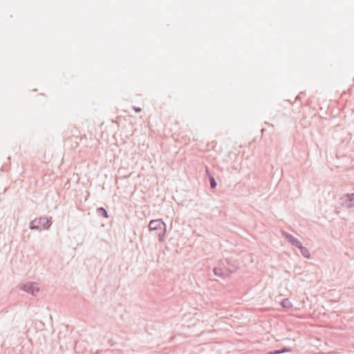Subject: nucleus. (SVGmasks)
<instances>
[{
  "label": "nucleus",
  "instance_id": "3",
  "mask_svg": "<svg viewBox=\"0 0 354 354\" xmlns=\"http://www.w3.org/2000/svg\"><path fill=\"white\" fill-rule=\"evenodd\" d=\"M342 203L347 207L354 206V194H346L342 198Z\"/></svg>",
  "mask_w": 354,
  "mask_h": 354
},
{
  "label": "nucleus",
  "instance_id": "6",
  "mask_svg": "<svg viewBox=\"0 0 354 354\" xmlns=\"http://www.w3.org/2000/svg\"><path fill=\"white\" fill-rule=\"evenodd\" d=\"M97 212H99V214H102L105 218L108 217L107 212H106V211L104 208H102V207L98 208L97 209Z\"/></svg>",
  "mask_w": 354,
  "mask_h": 354
},
{
  "label": "nucleus",
  "instance_id": "8",
  "mask_svg": "<svg viewBox=\"0 0 354 354\" xmlns=\"http://www.w3.org/2000/svg\"><path fill=\"white\" fill-rule=\"evenodd\" d=\"M290 350L288 349V348H284L283 350L282 351H274V353H272L271 354H277V353H283V352H289Z\"/></svg>",
  "mask_w": 354,
  "mask_h": 354
},
{
  "label": "nucleus",
  "instance_id": "2",
  "mask_svg": "<svg viewBox=\"0 0 354 354\" xmlns=\"http://www.w3.org/2000/svg\"><path fill=\"white\" fill-rule=\"evenodd\" d=\"M165 227V223L160 220H152L149 224L150 231L162 230Z\"/></svg>",
  "mask_w": 354,
  "mask_h": 354
},
{
  "label": "nucleus",
  "instance_id": "4",
  "mask_svg": "<svg viewBox=\"0 0 354 354\" xmlns=\"http://www.w3.org/2000/svg\"><path fill=\"white\" fill-rule=\"evenodd\" d=\"M290 241L293 243V244H295L296 245H298L300 248H301V253L306 257H309V252L308 251V250L305 248H302L299 245V243L297 240L293 239L292 236H290Z\"/></svg>",
  "mask_w": 354,
  "mask_h": 354
},
{
  "label": "nucleus",
  "instance_id": "7",
  "mask_svg": "<svg viewBox=\"0 0 354 354\" xmlns=\"http://www.w3.org/2000/svg\"><path fill=\"white\" fill-rule=\"evenodd\" d=\"M209 180H210V184H211L212 188H215L216 186V183L214 178L212 176H211L209 178Z\"/></svg>",
  "mask_w": 354,
  "mask_h": 354
},
{
  "label": "nucleus",
  "instance_id": "5",
  "mask_svg": "<svg viewBox=\"0 0 354 354\" xmlns=\"http://www.w3.org/2000/svg\"><path fill=\"white\" fill-rule=\"evenodd\" d=\"M281 305L285 308H290L291 306L290 301L288 299L283 300Z\"/></svg>",
  "mask_w": 354,
  "mask_h": 354
},
{
  "label": "nucleus",
  "instance_id": "1",
  "mask_svg": "<svg viewBox=\"0 0 354 354\" xmlns=\"http://www.w3.org/2000/svg\"><path fill=\"white\" fill-rule=\"evenodd\" d=\"M49 225V221L46 217L36 218L30 223L31 229H37L39 230L47 229Z\"/></svg>",
  "mask_w": 354,
  "mask_h": 354
}]
</instances>
